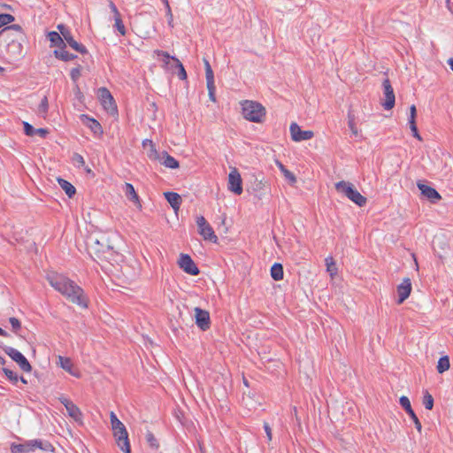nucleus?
<instances>
[{
	"label": "nucleus",
	"mask_w": 453,
	"mask_h": 453,
	"mask_svg": "<svg viewBox=\"0 0 453 453\" xmlns=\"http://www.w3.org/2000/svg\"><path fill=\"white\" fill-rule=\"evenodd\" d=\"M161 159H162L161 164L167 168L176 169L179 167V162L173 156L169 155L165 151H164L162 153Z\"/></svg>",
	"instance_id": "bb28decb"
},
{
	"label": "nucleus",
	"mask_w": 453,
	"mask_h": 453,
	"mask_svg": "<svg viewBox=\"0 0 453 453\" xmlns=\"http://www.w3.org/2000/svg\"><path fill=\"white\" fill-rule=\"evenodd\" d=\"M448 64L450 66V69L453 71V58H449L448 60Z\"/></svg>",
	"instance_id": "bf43d9fd"
},
{
	"label": "nucleus",
	"mask_w": 453,
	"mask_h": 453,
	"mask_svg": "<svg viewBox=\"0 0 453 453\" xmlns=\"http://www.w3.org/2000/svg\"><path fill=\"white\" fill-rule=\"evenodd\" d=\"M194 311L196 326L203 331H206L207 329H209L211 324L209 312L199 307H196Z\"/></svg>",
	"instance_id": "ddd939ff"
},
{
	"label": "nucleus",
	"mask_w": 453,
	"mask_h": 453,
	"mask_svg": "<svg viewBox=\"0 0 453 453\" xmlns=\"http://www.w3.org/2000/svg\"><path fill=\"white\" fill-rule=\"evenodd\" d=\"M399 403H400L401 406L404 409V411L408 413V415L412 419V421L414 422L416 429L418 432H421V429H422L421 423H420L418 418L417 417V415L415 414L414 411L412 410L409 398L405 395H403L400 397Z\"/></svg>",
	"instance_id": "4468645a"
},
{
	"label": "nucleus",
	"mask_w": 453,
	"mask_h": 453,
	"mask_svg": "<svg viewBox=\"0 0 453 453\" xmlns=\"http://www.w3.org/2000/svg\"><path fill=\"white\" fill-rule=\"evenodd\" d=\"M206 83H207V88H208V92H209V97L212 102H215L216 101V96H215L216 87L214 84V80L206 81Z\"/></svg>",
	"instance_id": "79ce46f5"
},
{
	"label": "nucleus",
	"mask_w": 453,
	"mask_h": 453,
	"mask_svg": "<svg viewBox=\"0 0 453 453\" xmlns=\"http://www.w3.org/2000/svg\"><path fill=\"white\" fill-rule=\"evenodd\" d=\"M417 109L414 104L410 107L409 125L416 123Z\"/></svg>",
	"instance_id": "09e8293b"
},
{
	"label": "nucleus",
	"mask_w": 453,
	"mask_h": 453,
	"mask_svg": "<svg viewBox=\"0 0 453 453\" xmlns=\"http://www.w3.org/2000/svg\"><path fill=\"white\" fill-rule=\"evenodd\" d=\"M48 39L50 42L51 45L57 46L59 49L65 48V43L64 42L63 36L59 33L56 31L50 32L48 34Z\"/></svg>",
	"instance_id": "393cba45"
},
{
	"label": "nucleus",
	"mask_w": 453,
	"mask_h": 453,
	"mask_svg": "<svg viewBox=\"0 0 453 453\" xmlns=\"http://www.w3.org/2000/svg\"><path fill=\"white\" fill-rule=\"evenodd\" d=\"M291 138L295 142H302L311 139L314 133L311 130H302L296 123H292L289 127Z\"/></svg>",
	"instance_id": "f8f14e48"
},
{
	"label": "nucleus",
	"mask_w": 453,
	"mask_h": 453,
	"mask_svg": "<svg viewBox=\"0 0 453 453\" xmlns=\"http://www.w3.org/2000/svg\"><path fill=\"white\" fill-rule=\"evenodd\" d=\"M0 335H1V336H7V335H8V334H7V332H6V331H4V329H2V328L0 327Z\"/></svg>",
	"instance_id": "13d9d810"
},
{
	"label": "nucleus",
	"mask_w": 453,
	"mask_h": 453,
	"mask_svg": "<svg viewBox=\"0 0 453 453\" xmlns=\"http://www.w3.org/2000/svg\"><path fill=\"white\" fill-rule=\"evenodd\" d=\"M19 380H20L22 383H24V384H27V380H26L24 377H22V376H20V377H19Z\"/></svg>",
	"instance_id": "052dcab7"
},
{
	"label": "nucleus",
	"mask_w": 453,
	"mask_h": 453,
	"mask_svg": "<svg viewBox=\"0 0 453 453\" xmlns=\"http://www.w3.org/2000/svg\"><path fill=\"white\" fill-rule=\"evenodd\" d=\"M154 53H155L156 55H157V56H162V57H164V58H165V62H166V63H168V62H167V60H168L169 58H172V59L175 62V64H176V68L178 69V73H177V76H178V78H179L180 80H181V81H184V80H186V79H187V73H186V70H185V68H184V66H183L182 63H181V62H180L177 58H175V57H171V56L169 55V53H168V52H166V51H163V50H156L154 51Z\"/></svg>",
	"instance_id": "dca6fc26"
},
{
	"label": "nucleus",
	"mask_w": 453,
	"mask_h": 453,
	"mask_svg": "<svg viewBox=\"0 0 453 453\" xmlns=\"http://www.w3.org/2000/svg\"><path fill=\"white\" fill-rule=\"evenodd\" d=\"M411 291V282L409 278L403 279L402 283L397 287V303H403L410 296Z\"/></svg>",
	"instance_id": "f3484780"
},
{
	"label": "nucleus",
	"mask_w": 453,
	"mask_h": 453,
	"mask_svg": "<svg viewBox=\"0 0 453 453\" xmlns=\"http://www.w3.org/2000/svg\"><path fill=\"white\" fill-rule=\"evenodd\" d=\"M196 221L198 226L199 234L202 235L204 240L216 243L218 242V237L205 218L203 216H198L196 217Z\"/></svg>",
	"instance_id": "423d86ee"
},
{
	"label": "nucleus",
	"mask_w": 453,
	"mask_h": 453,
	"mask_svg": "<svg viewBox=\"0 0 453 453\" xmlns=\"http://www.w3.org/2000/svg\"><path fill=\"white\" fill-rule=\"evenodd\" d=\"M3 372L6 375L7 379L12 384L16 385L18 383V381L19 380V376L16 372H14L13 371H12L11 369H9L7 367H4L3 368Z\"/></svg>",
	"instance_id": "72a5a7b5"
},
{
	"label": "nucleus",
	"mask_w": 453,
	"mask_h": 453,
	"mask_svg": "<svg viewBox=\"0 0 453 453\" xmlns=\"http://www.w3.org/2000/svg\"><path fill=\"white\" fill-rule=\"evenodd\" d=\"M60 403L65 407L68 415L75 420L81 418L80 409L71 400L66 397L59 398Z\"/></svg>",
	"instance_id": "a211bd4d"
},
{
	"label": "nucleus",
	"mask_w": 453,
	"mask_h": 453,
	"mask_svg": "<svg viewBox=\"0 0 453 453\" xmlns=\"http://www.w3.org/2000/svg\"><path fill=\"white\" fill-rule=\"evenodd\" d=\"M24 131L25 134L28 136H34L35 134L40 135L41 137H45L49 133L45 128H35L32 125L27 122H24Z\"/></svg>",
	"instance_id": "b1692460"
},
{
	"label": "nucleus",
	"mask_w": 453,
	"mask_h": 453,
	"mask_svg": "<svg viewBox=\"0 0 453 453\" xmlns=\"http://www.w3.org/2000/svg\"><path fill=\"white\" fill-rule=\"evenodd\" d=\"M49 110V103L47 96H43L42 99L39 106H38V112L41 115H45L48 112Z\"/></svg>",
	"instance_id": "37998d69"
},
{
	"label": "nucleus",
	"mask_w": 453,
	"mask_h": 453,
	"mask_svg": "<svg viewBox=\"0 0 453 453\" xmlns=\"http://www.w3.org/2000/svg\"><path fill=\"white\" fill-rule=\"evenodd\" d=\"M243 118L254 123H262L266 115L265 108L258 102L253 100H243L240 102Z\"/></svg>",
	"instance_id": "7ed1b4c3"
},
{
	"label": "nucleus",
	"mask_w": 453,
	"mask_h": 453,
	"mask_svg": "<svg viewBox=\"0 0 453 453\" xmlns=\"http://www.w3.org/2000/svg\"><path fill=\"white\" fill-rule=\"evenodd\" d=\"M40 449L44 451L52 450V445L49 441H43L40 439H34L26 441L24 443H12L11 452L12 453H30Z\"/></svg>",
	"instance_id": "39448f33"
},
{
	"label": "nucleus",
	"mask_w": 453,
	"mask_h": 453,
	"mask_svg": "<svg viewBox=\"0 0 453 453\" xmlns=\"http://www.w3.org/2000/svg\"><path fill=\"white\" fill-rule=\"evenodd\" d=\"M15 19L14 16L9 13L0 14V27H5V26L11 24Z\"/></svg>",
	"instance_id": "e433bc0d"
},
{
	"label": "nucleus",
	"mask_w": 453,
	"mask_h": 453,
	"mask_svg": "<svg viewBox=\"0 0 453 453\" xmlns=\"http://www.w3.org/2000/svg\"><path fill=\"white\" fill-rule=\"evenodd\" d=\"M423 404L426 410H432L434 407V398L427 391L424 393Z\"/></svg>",
	"instance_id": "58836bf2"
},
{
	"label": "nucleus",
	"mask_w": 453,
	"mask_h": 453,
	"mask_svg": "<svg viewBox=\"0 0 453 453\" xmlns=\"http://www.w3.org/2000/svg\"><path fill=\"white\" fill-rule=\"evenodd\" d=\"M58 182L59 186L61 187V188L68 196V197L71 198L73 196V195L76 192V189L73 184H71L69 181H67L66 180H64L62 178H58Z\"/></svg>",
	"instance_id": "c85d7f7f"
},
{
	"label": "nucleus",
	"mask_w": 453,
	"mask_h": 453,
	"mask_svg": "<svg viewBox=\"0 0 453 453\" xmlns=\"http://www.w3.org/2000/svg\"><path fill=\"white\" fill-rule=\"evenodd\" d=\"M280 168L282 169L283 173H284V176L289 180L291 182H295L296 181V176L294 175L293 173H291L290 171L287 170V169H284L283 165L280 164Z\"/></svg>",
	"instance_id": "3c124183"
},
{
	"label": "nucleus",
	"mask_w": 453,
	"mask_h": 453,
	"mask_svg": "<svg viewBox=\"0 0 453 453\" xmlns=\"http://www.w3.org/2000/svg\"><path fill=\"white\" fill-rule=\"evenodd\" d=\"M9 322L12 327L13 332L18 334V331L21 328L20 321L18 319L12 317L9 319Z\"/></svg>",
	"instance_id": "49530a36"
},
{
	"label": "nucleus",
	"mask_w": 453,
	"mask_h": 453,
	"mask_svg": "<svg viewBox=\"0 0 453 453\" xmlns=\"http://www.w3.org/2000/svg\"><path fill=\"white\" fill-rule=\"evenodd\" d=\"M4 350L14 362L19 365L22 371L30 372L32 370V366L27 357L18 349L10 346H5Z\"/></svg>",
	"instance_id": "0eeeda50"
},
{
	"label": "nucleus",
	"mask_w": 453,
	"mask_h": 453,
	"mask_svg": "<svg viewBox=\"0 0 453 453\" xmlns=\"http://www.w3.org/2000/svg\"><path fill=\"white\" fill-rule=\"evenodd\" d=\"M98 96L100 98L103 107L109 112L117 111V106L113 96L106 88H101L98 90Z\"/></svg>",
	"instance_id": "9d476101"
},
{
	"label": "nucleus",
	"mask_w": 453,
	"mask_h": 453,
	"mask_svg": "<svg viewBox=\"0 0 453 453\" xmlns=\"http://www.w3.org/2000/svg\"><path fill=\"white\" fill-rule=\"evenodd\" d=\"M12 30L16 31V32L19 33L20 35H23L22 27L18 24H13V25H9V26L2 28L0 30V37L3 36L4 35L9 33Z\"/></svg>",
	"instance_id": "c9c22d12"
},
{
	"label": "nucleus",
	"mask_w": 453,
	"mask_h": 453,
	"mask_svg": "<svg viewBox=\"0 0 453 453\" xmlns=\"http://www.w3.org/2000/svg\"><path fill=\"white\" fill-rule=\"evenodd\" d=\"M72 162L74 166L80 168L85 165L84 157L79 153H73L72 156Z\"/></svg>",
	"instance_id": "ea45409f"
},
{
	"label": "nucleus",
	"mask_w": 453,
	"mask_h": 453,
	"mask_svg": "<svg viewBox=\"0 0 453 453\" xmlns=\"http://www.w3.org/2000/svg\"><path fill=\"white\" fill-rule=\"evenodd\" d=\"M80 119L81 123L89 128L95 135L100 136L103 134V127L96 119L86 114H81Z\"/></svg>",
	"instance_id": "2eb2a0df"
},
{
	"label": "nucleus",
	"mask_w": 453,
	"mask_h": 453,
	"mask_svg": "<svg viewBox=\"0 0 453 453\" xmlns=\"http://www.w3.org/2000/svg\"><path fill=\"white\" fill-rule=\"evenodd\" d=\"M146 439L151 448L157 449L159 447V443L152 433H148L146 434Z\"/></svg>",
	"instance_id": "a18cd8bd"
},
{
	"label": "nucleus",
	"mask_w": 453,
	"mask_h": 453,
	"mask_svg": "<svg viewBox=\"0 0 453 453\" xmlns=\"http://www.w3.org/2000/svg\"><path fill=\"white\" fill-rule=\"evenodd\" d=\"M0 364L1 365H4L5 364V359L2 356H0Z\"/></svg>",
	"instance_id": "680f3d73"
},
{
	"label": "nucleus",
	"mask_w": 453,
	"mask_h": 453,
	"mask_svg": "<svg viewBox=\"0 0 453 453\" xmlns=\"http://www.w3.org/2000/svg\"><path fill=\"white\" fill-rule=\"evenodd\" d=\"M110 418L112 430L125 427V425L118 418L117 415L113 411L111 412Z\"/></svg>",
	"instance_id": "f704fd0d"
},
{
	"label": "nucleus",
	"mask_w": 453,
	"mask_h": 453,
	"mask_svg": "<svg viewBox=\"0 0 453 453\" xmlns=\"http://www.w3.org/2000/svg\"><path fill=\"white\" fill-rule=\"evenodd\" d=\"M264 429H265V432L266 434V437H267L268 441H271L272 437H273V435H272V429H271V427H270L268 423H266V422L264 423Z\"/></svg>",
	"instance_id": "5fc2aeb1"
},
{
	"label": "nucleus",
	"mask_w": 453,
	"mask_h": 453,
	"mask_svg": "<svg viewBox=\"0 0 453 453\" xmlns=\"http://www.w3.org/2000/svg\"><path fill=\"white\" fill-rule=\"evenodd\" d=\"M227 188L235 195H241L243 191L242 180L236 168H233L228 174Z\"/></svg>",
	"instance_id": "6e6552de"
},
{
	"label": "nucleus",
	"mask_w": 453,
	"mask_h": 453,
	"mask_svg": "<svg viewBox=\"0 0 453 453\" xmlns=\"http://www.w3.org/2000/svg\"><path fill=\"white\" fill-rule=\"evenodd\" d=\"M0 70H3V68H2V67H0Z\"/></svg>",
	"instance_id": "e2e57ef3"
},
{
	"label": "nucleus",
	"mask_w": 453,
	"mask_h": 453,
	"mask_svg": "<svg viewBox=\"0 0 453 453\" xmlns=\"http://www.w3.org/2000/svg\"><path fill=\"white\" fill-rule=\"evenodd\" d=\"M409 126H410V128H411V130L412 132V135L415 138H417L418 140L420 141L422 138H421L420 134H418L416 123L415 124H410Z\"/></svg>",
	"instance_id": "603ef678"
},
{
	"label": "nucleus",
	"mask_w": 453,
	"mask_h": 453,
	"mask_svg": "<svg viewBox=\"0 0 453 453\" xmlns=\"http://www.w3.org/2000/svg\"><path fill=\"white\" fill-rule=\"evenodd\" d=\"M65 49V48H61V49H58V50H54V56L57 58H58V59H60L62 61H65V62H68V61L73 60V59H75L77 58L76 55L68 52Z\"/></svg>",
	"instance_id": "cd10ccee"
},
{
	"label": "nucleus",
	"mask_w": 453,
	"mask_h": 453,
	"mask_svg": "<svg viewBox=\"0 0 453 453\" xmlns=\"http://www.w3.org/2000/svg\"><path fill=\"white\" fill-rule=\"evenodd\" d=\"M348 126L352 134L357 136L358 134V129L355 124V117L350 111L348 112Z\"/></svg>",
	"instance_id": "4c0bfd02"
},
{
	"label": "nucleus",
	"mask_w": 453,
	"mask_h": 453,
	"mask_svg": "<svg viewBox=\"0 0 453 453\" xmlns=\"http://www.w3.org/2000/svg\"><path fill=\"white\" fill-rule=\"evenodd\" d=\"M116 443L119 449L124 453H131V446L129 442L128 435L119 438Z\"/></svg>",
	"instance_id": "7c9ffc66"
},
{
	"label": "nucleus",
	"mask_w": 453,
	"mask_h": 453,
	"mask_svg": "<svg viewBox=\"0 0 453 453\" xmlns=\"http://www.w3.org/2000/svg\"><path fill=\"white\" fill-rule=\"evenodd\" d=\"M203 62H204V67H205L206 81L214 80L213 71L211 69V66L209 61L207 59L203 58Z\"/></svg>",
	"instance_id": "c03bdc74"
},
{
	"label": "nucleus",
	"mask_w": 453,
	"mask_h": 453,
	"mask_svg": "<svg viewBox=\"0 0 453 453\" xmlns=\"http://www.w3.org/2000/svg\"><path fill=\"white\" fill-rule=\"evenodd\" d=\"M164 195L166 201L170 203L173 210L177 211L180 209L181 204V197L178 193L168 191Z\"/></svg>",
	"instance_id": "5701e85b"
},
{
	"label": "nucleus",
	"mask_w": 453,
	"mask_h": 453,
	"mask_svg": "<svg viewBox=\"0 0 453 453\" xmlns=\"http://www.w3.org/2000/svg\"><path fill=\"white\" fill-rule=\"evenodd\" d=\"M335 189L338 193L344 195L351 202L362 207L366 204L367 199L361 195L350 182L341 180L335 183Z\"/></svg>",
	"instance_id": "20e7f679"
},
{
	"label": "nucleus",
	"mask_w": 453,
	"mask_h": 453,
	"mask_svg": "<svg viewBox=\"0 0 453 453\" xmlns=\"http://www.w3.org/2000/svg\"><path fill=\"white\" fill-rule=\"evenodd\" d=\"M418 188L420 190L422 196L426 197L431 202L435 203L441 199V195L435 188L420 182L418 183Z\"/></svg>",
	"instance_id": "6ab92c4d"
},
{
	"label": "nucleus",
	"mask_w": 453,
	"mask_h": 453,
	"mask_svg": "<svg viewBox=\"0 0 453 453\" xmlns=\"http://www.w3.org/2000/svg\"><path fill=\"white\" fill-rule=\"evenodd\" d=\"M8 53L13 58H19L23 53L22 43L15 39H12L7 45Z\"/></svg>",
	"instance_id": "4be33fe9"
},
{
	"label": "nucleus",
	"mask_w": 453,
	"mask_h": 453,
	"mask_svg": "<svg viewBox=\"0 0 453 453\" xmlns=\"http://www.w3.org/2000/svg\"><path fill=\"white\" fill-rule=\"evenodd\" d=\"M113 432V436L115 438V440L117 441L119 438H121L123 436H127L128 435V433L127 431V428L126 426L125 427H122L120 429H116V430H112Z\"/></svg>",
	"instance_id": "8fccbe9b"
},
{
	"label": "nucleus",
	"mask_w": 453,
	"mask_h": 453,
	"mask_svg": "<svg viewBox=\"0 0 453 453\" xmlns=\"http://www.w3.org/2000/svg\"><path fill=\"white\" fill-rule=\"evenodd\" d=\"M123 191L129 201L133 202L139 208H142L139 196L131 183L126 182L123 186Z\"/></svg>",
	"instance_id": "412c9836"
},
{
	"label": "nucleus",
	"mask_w": 453,
	"mask_h": 453,
	"mask_svg": "<svg viewBox=\"0 0 453 453\" xmlns=\"http://www.w3.org/2000/svg\"><path fill=\"white\" fill-rule=\"evenodd\" d=\"M63 39L69 44V46L72 49L78 51L79 53H81V54L88 53L87 48L83 44L77 42L73 39L71 31H66V33L64 34V35H63Z\"/></svg>",
	"instance_id": "aec40b11"
},
{
	"label": "nucleus",
	"mask_w": 453,
	"mask_h": 453,
	"mask_svg": "<svg viewBox=\"0 0 453 453\" xmlns=\"http://www.w3.org/2000/svg\"><path fill=\"white\" fill-rule=\"evenodd\" d=\"M109 7H110L111 12L113 13V18L120 16V13H119L117 6L115 5V4L112 1H110Z\"/></svg>",
	"instance_id": "864d4df0"
},
{
	"label": "nucleus",
	"mask_w": 453,
	"mask_h": 453,
	"mask_svg": "<svg viewBox=\"0 0 453 453\" xmlns=\"http://www.w3.org/2000/svg\"><path fill=\"white\" fill-rule=\"evenodd\" d=\"M449 366H450V364H449V357L444 356V357H440V359L438 360L436 368H437V371L439 373H442V372H446L447 370H449Z\"/></svg>",
	"instance_id": "2f4dec72"
},
{
	"label": "nucleus",
	"mask_w": 453,
	"mask_h": 453,
	"mask_svg": "<svg viewBox=\"0 0 453 453\" xmlns=\"http://www.w3.org/2000/svg\"><path fill=\"white\" fill-rule=\"evenodd\" d=\"M47 280L50 285L65 296L67 300L81 307H88V299L83 289L73 280L63 274H50L47 277Z\"/></svg>",
	"instance_id": "f03ea898"
},
{
	"label": "nucleus",
	"mask_w": 453,
	"mask_h": 453,
	"mask_svg": "<svg viewBox=\"0 0 453 453\" xmlns=\"http://www.w3.org/2000/svg\"><path fill=\"white\" fill-rule=\"evenodd\" d=\"M47 280L50 285L65 296L67 300L81 307H88V299L83 289L73 280L63 274H50L47 277Z\"/></svg>",
	"instance_id": "f257e3e1"
},
{
	"label": "nucleus",
	"mask_w": 453,
	"mask_h": 453,
	"mask_svg": "<svg viewBox=\"0 0 453 453\" xmlns=\"http://www.w3.org/2000/svg\"><path fill=\"white\" fill-rule=\"evenodd\" d=\"M179 266L187 273L196 276L200 271L191 257L188 254H181L179 259Z\"/></svg>",
	"instance_id": "9b49d317"
},
{
	"label": "nucleus",
	"mask_w": 453,
	"mask_h": 453,
	"mask_svg": "<svg viewBox=\"0 0 453 453\" xmlns=\"http://www.w3.org/2000/svg\"><path fill=\"white\" fill-rule=\"evenodd\" d=\"M382 87L385 98L382 106L385 110H391L395 106V96L390 81L388 79L384 80Z\"/></svg>",
	"instance_id": "1a4fd4ad"
},
{
	"label": "nucleus",
	"mask_w": 453,
	"mask_h": 453,
	"mask_svg": "<svg viewBox=\"0 0 453 453\" xmlns=\"http://www.w3.org/2000/svg\"><path fill=\"white\" fill-rule=\"evenodd\" d=\"M165 3V5H166V8H167V12H168V14L170 15V18L172 19V13H171V8H170V5L168 4V1L167 0H164Z\"/></svg>",
	"instance_id": "4d7b16f0"
},
{
	"label": "nucleus",
	"mask_w": 453,
	"mask_h": 453,
	"mask_svg": "<svg viewBox=\"0 0 453 453\" xmlns=\"http://www.w3.org/2000/svg\"><path fill=\"white\" fill-rule=\"evenodd\" d=\"M81 65H78L77 67L75 68H73L70 72V77L71 79L75 82L80 77H81Z\"/></svg>",
	"instance_id": "de8ad7c7"
},
{
	"label": "nucleus",
	"mask_w": 453,
	"mask_h": 453,
	"mask_svg": "<svg viewBox=\"0 0 453 453\" xmlns=\"http://www.w3.org/2000/svg\"><path fill=\"white\" fill-rule=\"evenodd\" d=\"M58 364L65 370L67 372H69L70 374L75 376V377H78L79 374L77 372H74L73 370V362L72 360L69 358V357H62V356H59L58 357Z\"/></svg>",
	"instance_id": "a878e982"
},
{
	"label": "nucleus",
	"mask_w": 453,
	"mask_h": 453,
	"mask_svg": "<svg viewBox=\"0 0 453 453\" xmlns=\"http://www.w3.org/2000/svg\"><path fill=\"white\" fill-rule=\"evenodd\" d=\"M114 21H115L114 27L119 32V34L121 35H126V27L121 19V16L114 18Z\"/></svg>",
	"instance_id": "a19ab883"
},
{
	"label": "nucleus",
	"mask_w": 453,
	"mask_h": 453,
	"mask_svg": "<svg viewBox=\"0 0 453 453\" xmlns=\"http://www.w3.org/2000/svg\"><path fill=\"white\" fill-rule=\"evenodd\" d=\"M58 29L59 30L60 35L62 36L64 35V34L66 33V31H70V29L67 27H65L64 24L58 25Z\"/></svg>",
	"instance_id": "6e6d98bb"
},
{
	"label": "nucleus",
	"mask_w": 453,
	"mask_h": 453,
	"mask_svg": "<svg viewBox=\"0 0 453 453\" xmlns=\"http://www.w3.org/2000/svg\"><path fill=\"white\" fill-rule=\"evenodd\" d=\"M271 277L274 280H280L283 279L284 272H283V266L280 263H274L273 266L271 267Z\"/></svg>",
	"instance_id": "c756f323"
},
{
	"label": "nucleus",
	"mask_w": 453,
	"mask_h": 453,
	"mask_svg": "<svg viewBox=\"0 0 453 453\" xmlns=\"http://www.w3.org/2000/svg\"><path fill=\"white\" fill-rule=\"evenodd\" d=\"M326 271L329 273L331 276H334L337 273V268L334 263V260L332 257H328L325 259Z\"/></svg>",
	"instance_id": "473e14b6"
}]
</instances>
